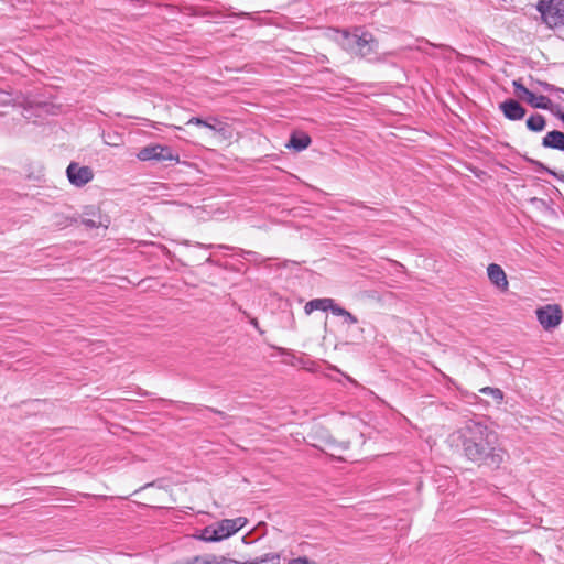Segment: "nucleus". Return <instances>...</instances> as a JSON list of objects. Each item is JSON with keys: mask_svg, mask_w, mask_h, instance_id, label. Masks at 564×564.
Wrapping results in <instances>:
<instances>
[{"mask_svg": "<svg viewBox=\"0 0 564 564\" xmlns=\"http://www.w3.org/2000/svg\"><path fill=\"white\" fill-rule=\"evenodd\" d=\"M77 176H93V171L88 166H78Z\"/></svg>", "mask_w": 564, "mask_h": 564, "instance_id": "26", "label": "nucleus"}, {"mask_svg": "<svg viewBox=\"0 0 564 564\" xmlns=\"http://www.w3.org/2000/svg\"><path fill=\"white\" fill-rule=\"evenodd\" d=\"M561 119L564 121V115L561 117Z\"/></svg>", "mask_w": 564, "mask_h": 564, "instance_id": "31", "label": "nucleus"}, {"mask_svg": "<svg viewBox=\"0 0 564 564\" xmlns=\"http://www.w3.org/2000/svg\"><path fill=\"white\" fill-rule=\"evenodd\" d=\"M348 448L347 443H337L336 441H329L327 442V452L332 457H338L339 459L340 454L345 452Z\"/></svg>", "mask_w": 564, "mask_h": 564, "instance_id": "19", "label": "nucleus"}, {"mask_svg": "<svg viewBox=\"0 0 564 564\" xmlns=\"http://www.w3.org/2000/svg\"><path fill=\"white\" fill-rule=\"evenodd\" d=\"M358 45L356 47L355 54L361 57H368L372 53H375L377 47V42L375 41L372 34L368 32H361L358 39Z\"/></svg>", "mask_w": 564, "mask_h": 564, "instance_id": "9", "label": "nucleus"}, {"mask_svg": "<svg viewBox=\"0 0 564 564\" xmlns=\"http://www.w3.org/2000/svg\"><path fill=\"white\" fill-rule=\"evenodd\" d=\"M78 220L75 216L64 215V214H55L53 218V225L57 228H65L73 223Z\"/></svg>", "mask_w": 564, "mask_h": 564, "instance_id": "18", "label": "nucleus"}, {"mask_svg": "<svg viewBox=\"0 0 564 564\" xmlns=\"http://www.w3.org/2000/svg\"><path fill=\"white\" fill-rule=\"evenodd\" d=\"M535 9L547 28H564V0H538Z\"/></svg>", "mask_w": 564, "mask_h": 564, "instance_id": "3", "label": "nucleus"}, {"mask_svg": "<svg viewBox=\"0 0 564 564\" xmlns=\"http://www.w3.org/2000/svg\"><path fill=\"white\" fill-rule=\"evenodd\" d=\"M138 159L141 161H177L178 155L170 148L161 144H151L142 148L138 154Z\"/></svg>", "mask_w": 564, "mask_h": 564, "instance_id": "4", "label": "nucleus"}, {"mask_svg": "<svg viewBox=\"0 0 564 564\" xmlns=\"http://www.w3.org/2000/svg\"><path fill=\"white\" fill-rule=\"evenodd\" d=\"M84 217L82 219V223L89 228H98L100 226L107 228L109 220L108 218H104L100 215V212L98 208H95L94 206L86 207L84 213Z\"/></svg>", "mask_w": 564, "mask_h": 564, "instance_id": "8", "label": "nucleus"}, {"mask_svg": "<svg viewBox=\"0 0 564 564\" xmlns=\"http://www.w3.org/2000/svg\"><path fill=\"white\" fill-rule=\"evenodd\" d=\"M487 274L490 282L498 289L506 291L508 289V280L503 269L496 263H490L487 268Z\"/></svg>", "mask_w": 564, "mask_h": 564, "instance_id": "10", "label": "nucleus"}, {"mask_svg": "<svg viewBox=\"0 0 564 564\" xmlns=\"http://www.w3.org/2000/svg\"><path fill=\"white\" fill-rule=\"evenodd\" d=\"M77 169H78V164L77 163H70L67 169H66V176H77Z\"/></svg>", "mask_w": 564, "mask_h": 564, "instance_id": "27", "label": "nucleus"}, {"mask_svg": "<svg viewBox=\"0 0 564 564\" xmlns=\"http://www.w3.org/2000/svg\"><path fill=\"white\" fill-rule=\"evenodd\" d=\"M503 115L510 120H520L525 115V109L514 99H508L500 105Z\"/></svg>", "mask_w": 564, "mask_h": 564, "instance_id": "11", "label": "nucleus"}, {"mask_svg": "<svg viewBox=\"0 0 564 564\" xmlns=\"http://www.w3.org/2000/svg\"><path fill=\"white\" fill-rule=\"evenodd\" d=\"M542 144L545 148L564 150V133L557 130H553L543 138Z\"/></svg>", "mask_w": 564, "mask_h": 564, "instance_id": "13", "label": "nucleus"}, {"mask_svg": "<svg viewBox=\"0 0 564 564\" xmlns=\"http://www.w3.org/2000/svg\"><path fill=\"white\" fill-rule=\"evenodd\" d=\"M359 33H348L343 32L340 33V37L338 39V42L345 48L346 51H349L355 54L356 47L358 45Z\"/></svg>", "mask_w": 564, "mask_h": 564, "instance_id": "14", "label": "nucleus"}, {"mask_svg": "<svg viewBox=\"0 0 564 564\" xmlns=\"http://www.w3.org/2000/svg\"><path fill=\"white\" fill-rule=\"evenodd\" d=\"M536 317L544 329L556 327L562 319V310L558 305H546L536 310Z\"/></svg>", "mask_w": 564, "mask_h": 564, "instance_id": "5", "label": "nucleus"}, {"mask_svg": "<svg viewBox=\"0 0 564 564\" xmlns=\"http://www.w3.org/2000/svg\"><path fill=\"white\" fill-rule=\"evenodd\" d=\"M210 411H213V412H215V413L219 414V415H220V416H223V417L225 416V413H224V412H221V411L214 410V409H210Z\"/></svg>", "mask_w": 564, "mask_h": 564, "instance_id": "30", "label": "nucleus"}, {"mask_svg": "<svg viewBox=\"0 0 564 564\" xmlns=\"http://www.w3.org/2000/svg\"><path fill=\"white\" fill-rule=\"evenodd\" d=\"M479 392L485 394V395L492 397L498 403L501 402L502 399H503V393L498 388L485 387V388H481L479 390Z\"/></svg>", "mask_w": 564, "mask_h": 564, "instance_id": "21", "label": "nucleus"}, {"mask_svg": "<svg viewBox=\"0 0 564 564\" xmlns=\"http://www.w3.org/2000/svg\"><path fill=\"white\" fill-rule=\"evenodd\" d=\"M527 127L531 130V131H535V132H539V131H542L545 127V119L542 115H532L528 120H527Z\"/></svg>", "mask_w": 564, "mask_h": 564, "instance_id": "17", "label": "nucleus"}, {"mask_svg": "<svg viewBox=\"0 0 564 564\" xmlns=\"http://www.w3.org/2000/svg\"><path fill=\"white\" fill-rule=\"evenodd\" d=\"M243 564H246V562H243Z\"/></svg>", "mask_w": 564, "mask_h": 564, "instance_id": "33", "label": "nucleus"}, {"mask_svg": "<svg viewBox=\"0 0 564 564\" xmlns=\"http://www.w3.org/2000/svg\"><path fill=\"white\" fill-rule=\"evenodd\" d=\"M524 100L530 104L534 108H541L546 109L550 104V99L545 96H536L532 91L529 93V95L524 98Z\"/></svg>", "mask_w": 564, "mask_h": 564, "instance_id": "15", "label": "nucleus"}, {"mask_svg": "<svg viewBox=\"0 0 564 564\" xmlns=\"http://www.w3.org/2000/svg\"><path fill=\"white\" fill-rule=\"evenodd\" d=\"M246 524L247 519L243 517L224 519L204 528L199 533V539L206 542H218L234 535Z\"/></svg>", "mask_w": 564, "mask_h": 564, "instance_id": "2", "label": "nucleus"}, {"mask_svg": "<svg viewBox=\"0 0 564 564\" xmlns=\"http://www.w3.org/2000/svg\"><path fill=\"white\" fill-rule=\"evenodd\" d=\"M195 564H212V561L209 560V557H206L200 563H195Z\"/></svg>", "mask_w": 564, "mask_h": 564, "instance_id": "29", "label": "nucleus"}, {"mask_svg": "<svg viewBox=\"0 0 564 564\" xmlns=\"http://www.w3.org/2000/svg\"><path fill=\"white\" fill-rule=\"evenodd\" d=\"M336 306L335 300L330 297H323V299H314L308 301L304 306V312L306 315L312 314L314 311H330L333 313V310Z\"/></svg>", "mask_w": 564, "mask_h": 564, "instance_id": "12", "label": "nucleus"}, {"mask_svg": "<svg viewBox=\"0 0 564 564\" xmlns=\"http://www.w3.org/2000/svg\"><path fill=\"white\" fill-rule=\"evenodd\" d=\"M312 143L311 137L301 130H295L291 133L289 141L285 143V148L293 152H301L307 149Z\"/></svg>", "mask_w": 564, "mask_h": 564, "instance_id": "7", "label": "nucleus"}, {"mask_svg": "<svg viewBox=\"0 0 564 564\" xmlns=\"http://www.w3.org/2000/svg\"><path fill=\"white\" fill-rule=\"evenodd\" d=\"M91 178H68L70 184H73L76 187H83L85 186Z\"/></svg>", "mask_w": 564, "mask_h": 564, "instance_id": "25", "label": "nucleus"}, {"mask_svg": "<svg viewBox=\"0 0 564 564\" xmlns=\"http://www.w3.org/2000/svg\"><path fill=\"white\" fill-rule=\"evenodd\" d=\"M209 560L212 561V564H243V562H239V561L231 560V558H225V557H221L218 561L215 556H213V557H209Z\"/></svg>", "mask_w": 564, "mask_h": 564, "instance_id": "23", "label": "nucleus"}, {"mask_svg": "<svg viewBox=\"0 0 564 564\" xmlns=\"http://www.w3.org/2000/svg\"><path fill=\"white\" fill-rule=\"evenodd\" d=\"M186 124H194L199 128H204L208 131L210 135H215L217 133L224 134L226 131L225 124L218 120L216 117H209L204 120L199 117H192Z\"/></svg>", "mask_w": 564, "mask_h": 564, "instance_id": "6", "label": "nucleus"}, {"mask_svg": "<svg viewBox=\"0 0 564 564\" xmlns=\"http://www.w3.org/2000/svg\"><path fill=\"white\" fill-rule=\"evenodd\" d=\"M246 564H280V555L278 553H268L256 560L247 561Z\"/></svg>", "mask_w": 564, "mask_h": 564, "instance_id": "20", "label": "nucleus"}, {"mask_svg": "<svg viewBox=\"0 0 564 564\" xmlns=\"http://www.w3.org/2000/svg\"><path fill=\"white\" fill-rule=\"evenodd\" d=\"M451 444L460 445L464 456L479 465L498 468L505 451L498 443V434L480 421L469 420L449 436Z\"/></svg>", "mask_w": 564, "mask_h": 564, "instance_id": "1", "label": "nucleus"}, {"mask_svg": "<svg viewBox=\"0 0 564 564\" xmlns=\"http://www.w3.org/2000/svg\"><path fill=\"white\" fill-rule=\"evenodd\" d=\"M333 315L343 317L344 324H347V325H354V324L358 323V318L355 315H352L350 312H348L344 307L339 306L337 303H336L335 308L333 310Z\"/></svg>", "mask_w": 564, "mask_h": 564, "instance_id": "16", "label": "nucleus"}, {"mask_svg": "<svg viewBox=\"0 0 564 564\" xmlns=\"http://www.w3.org/2000/svg\"><path fill=\"white\" fill-rule=\"evenodd\" d=\"M540 85L543 86V88L547 91H560L561 89L560 88H556L555 86L551 85V84H547V83H540Z\"/></svg>", "mask_w": 564, "mask_h": 564, "instance_id": "28", "label": "nucleus"}, {"mask_svg": "<svg viewBox=\"0 0 564 564\" xmlns=\"http://www.w3.org/2000/svg\"><path fill=\"white\" fill-rule=\"evenodd\" d=\"M243 257L250 261H262V257L254 251H242Z\"/></svg>", "mask_w": 564, "mask_h": 564, "instance_id": "24", "label": "nucleus"}, {"mask_svg": "<svg viewBox=\"0 0 564 564\" xmlns=\"http://www.w3.org/2000/svg\"><path fill=\"white\" fill-rule=\"evenodd\" d=\"M513 87H514V91H516V95L524 100V98L529 95L530 90L528 88H525L521 83L520 80H513Z\"/></svg>", "mask_w": 564, "mask_h": 564, "instance_id": "22", "label": "nucleus"}, {"mask_svg": "<svg viewBox=\"0 0 564 564\" xmlns=\"http://www.w3.org/2000/svg\"><path fill=\"white\" fill-rule=\"evenodd\" d=\"M560 181H564V178H558Z\"/></svg>", "mask_w": 564, "mask_h": 564, "instance_id": "32", "label": "nucleus"}]
</instances>
